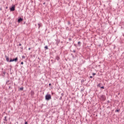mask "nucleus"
Listing matches in <instances>:
<instances>
[{
	"label": "nucleus",
	"instance_id": "1",
	"mask_svg": "<svg viewBox=\"0 0 124 124\" xmlns=\"http://www.w3.org/2000/svg\"><path fill=\"white\" fill-rule=\"evenodd\" d=\"M46 100H50V99H52V97L50 94H47L46 95Z\"/></svg>",
	"mask_w": 124,
	"mask_h": 124
},
{
	"label": "nucleus",
	"instance_id": "2",
	"mask_svg": "<svg viewBox=\"0 0 124 124\" xmlns=\"http://www.w3.org/2000/svg\"><path fill=\"white\" fill-rule=\"evenodd\" d=\"M100 99L101 100H103V101L106 100V97H105V95H102L100 96Z\"/></svg>",
	"mask_w": 124,
	"mask_h": 124
},
{
	"label": "nucleus",
	"instance_id": "3",
	"mask_svg": "<svg viewBox=\"0 0 124 124\" xmlns=\"http://www.w3.org/2000/svg\"><path fill=\"white\" fill-rule=\"evenodd\" d=\"M18 61V57H16L15 59H11L10 60V62H17Z\"/></svg>",
	"mask_w": 124,
	"mask_h": 124
},
{
	"label": "nucleus",
	"instance_id": "4",
	"mask_svg": "<svg viewBox=\"0 0 124 124\" xmlns=\"http://www.w3.org/2000/svg\"><path fill=\"white\" fill-rule=\"evenodd\" d=\"M5 58H6V61L8 62H10V59L7 56L5 55Z\"/></svg>",
	"mask_w": 124,
	"mask_h": 124
},
{
	"label": "nucleus",
	"instance_id": "5",
	"mask_svg": "<svg viewBox=\"0 0 124 124\" xmlns=\"http://www.w3.org/2000/svg\"><path fill=\"white\" fill-rule=\"evenodd\" d=\"M22 21H23V18L21 17H18V23H21V22H22Z\"/></svg>",
	"mask_w": 124,
	"mask_h": 124
},
{
	"label": "nucleus",
	"instance_id": "6",
	"mask_svg": "<svg viewBox=\"0 0 124 124\" xmlns=\"http://www.w3.org/2000/svg\"><path fill=\"white\" fill-rule=\"evenodd\" d=\"M11 11H14L15 10V6H13L10 9Z\"/></svg>",
	"mask_w": 124,
	"mask_h": 124
},
{
	"label": "nucleus",
	"instance_id": "7",
	"mask_svg": "<svg viewBox=\"0 0 124 124\" xmlns=\"http://www.w3.org/2000/svg\"><path fill=\"white\" fill-rule=\"evenodd\" d=\"M7 116H5L4 121H5V122H7Z\"/></svg>",
	"mask_w": 124,
	"mask_h": 124
},
{
	"label": "nucleus",
	"instance_id": "8",
	"mask_svg": "<svg viewBox=\"0 0 124 124\" xmlns=\"http://www.w3.org/2000/svg\"><path fill=\"white\" fill-rule=\"evenodd\" d=\"M97 87L98 88H100V87H101V84L99 83V84L97 85Z\"/></svg>",
	"mask_w": 124,
	"mask_h": 124
},
{
	"label": "nucleus",
	"instance_id": "9",
	"mask_svg": "<svg viewBox=\"0 0 124 124\" xmlns=\"http://www.w3.org/2000/svg\"><path fill=\"white\" fill-rule=\"evenodd\" d=\"M56 59L57 60V61H59V60H60V57L59 56H57L56 58Z\"/></svg>",
	"mask_w": 124,
	"mask_h": 124
},
{
	"label": "nucleus",
	"instance_id": "10",
	"mask_svg": "<svg viewBox=\"0 0 124 124\" xmlns=\"http://www.w3.org/2000/svg\"><path fill=\"white\" fill-rule=\"evenodd\" d=\"M45 48L46 49V50H48V46H45Z\"/></svg>",
	"mask_w": 124,
	"mask_h": 124
},
{
	"label": "nucleus",
	"instance_id": "11",
	"mask_svg": "<svg viewBox=\"0 0 124 124\" xmlns=\"http://www.w3.org/2000/svg\"><path fill=\"white\" fill-rule=\"evenodd\" d=\"M78 45H79V46H81V42H78Z\"/></svg>",
	"mask_w": 124,
	"mask_h": 124
},
{
	"label": "nucleus",
	"instance_id": "12",
	"mask_svg": "<svg viewBox=\"0 0 124 124\" xmlns=\"http://www.w3.org/2000/svg\"><path fill=\"white\" fill-rule=\"evenodd\" d=\"M19 90H20V91H23V90H24V87H21V88H20L19 89Z\"/></svg>",
	"mask_w": 124,
	"mask_h": 124
},
{
	"label": "nucleus",
	"instance_id": "13",
	"mask_svg": "<svg viewBox=\"0 0 124 124\" xmlns=\"http://www.w3.org/2000/svg\"><path fill=\"white\" fill-rule=\"evenodd\" d=\"M81 82V83H84V82H85V80L82 79Z\"/></svg>",
	"mask_w": 124,
	"mask_h": 124
},
{
	"label": "nucleus",
	"instance_id": "14",
	"mask_svg": "<svg viewBox=\"0 0 124 124\" xmlns=\"http://www.w3.org/2000/svg\"><path fill=\"white\" fill-rule=\"evenodd\" d=\"M5 73H6V72H3V76H4V75H5Z\"/></svg>",
	"mask_w": 124,
	"mask_h": 124
},
{
	"label": "nucleus",
	"instance_id": "15",
	"mask_svg": "<svg viewBox=\"0 0 124 124\" xmlns=\"http://www.w3.org/2000/svg\"><path fill=\"white\" fill-rule=\"evenodd\" d=\"M115 112H120V109H116Z\"/></svg>",
	"mask_w": 124,
	"mask_h": 124
},
{
	"label": "nucleus",
	"instance_id": "16",
	"mask_svg": "<svg viewBox=\"0 0 124 124\" xmlns=\"http://www.w3.org/2000/svg\"><path fill=\"white\" fill-rule=\"evenodd\" d=\"M9 82H10V81H9V80H8V81L6 82V84H10V83H9Z\"/></svg>",
	"mask_w": 124,
	"mask_h": 124
},
{
	"label": "nucleus",
	"instance_id": "17",
	"mask_svg": "<svg viewBox=\"0 0 124 124\" xmlns=\"http://www.w3.org/2000/svg\"><path fill=\"white\" fill-rule=\"evenodd\" d=\"M100 89H104V86H102L100 87Z\"/></svg>",
	"mask_w": 124,
	"mask_h": 124
},
{
	"label": "nucleus",
	"instance_id": "18",
	"mask_svg": "<svg viewBox=\"0 0 124 124\" xmlns=\"http://www.w3.org/2000/svg\"><path fill=\"white\" fill-rule=\"evenodd\" d=\"M60 100H62V97L61 96L60 98Z\"/></svg>",
	"mask_w": 124,
	"mask_h": 124
},
{
	"label": "nucleus",
	"instance_id": "19",
	"mask_svg": "<svg viewBox=\"0 0 124 124\" xmlns=\"http://www.w3.org/2000/svg\"><path fill=\"white\" fill-rule=\"evenodd\" d=\"M38 26H39V28H40V24H39V23H38Z\"/></svg>",
	"mask_w": 124,
	"mask_h": 124
},
{
	"label": "nucleus",
	"instance_id": "20",
	"mask_svg": "<svg viewBox=\"0 0 124 124\" xmlns=\"http://www.w3.org/2000/svg\"><path fill=\"white\" fill-rule=\"evenodd\" d=\"M63 95H64L63 93H62L61 94L62 96H63Z\"/></svg>",
	"mask_w": 124,
	"mask_h": 124
},
{
	"label": "nucleus",
	"instance_id": "21",
	"mask_svg": "<svg viewBox=\"0 0 124 124\" xmlns=\"http://www.w3.org/2000/svg\"><path fill=\"white\" fill-rule=\"evenodd\" d=\"M18 46H22V44H19Z\"/></svg>",
	"mask_w": 124,
	"mask_h": 124
},
{
	"label": "nucleus",
	"instance_id": "22",
	"mask_svg": "<svg viewBox=\"0 0 124 124\" xmlns=\"http://www.w3.org/2000/svg\"><path fill=\"white\" fill-rule=\"evenodd\" d=\"M96 74H95V73H93V76H94V75H96Z\"/></svg>",
	"mask_w": 124,
	"mask_h": 124
},
{
	"label": "nucleus",
	"instance_id": "23",
	"mask_svg": "<svg viewBox=\"0 0 124 124\" xmlns=\"http://www.w3.org/2000/svg\"><path fill=\"white\" fill-rule=\"evenodd\" d=\"M68 25H70V22L68 21Z\"/></svg>",
	"mask_w": 124,
	"mask_h": 124
},
{
	"label": "nucleus",
	"instance_id": "24",
	"mask_svg": "<svg viewBox=\"0 0 124 124\" xmlns=\"http://www.w3.org/2000/svg\"><path fill=\"white\" fill-rule=\"evenodd\" d=\"M21 64H24V62H21Z\"/></svg>",
	"mask_w": 124,
	"mask_h": 124
},
{
	"label": "nucleus",
	"instance_id": "25",
	"mask_svg": "<svg viewBox=\"0 0 124 124\" xmlns=\"http://www.w3.org/2000/svg\"><path fill=\"white\" fill-rule=\"evenodd\" d=\"M76 52V51L75 50H73V52H74V53H75Z\"/></svg>",
	"mask_w": 124,
	"mask_h": 124
},
{
	"label": "nucleus",
	"instance_id": "26",
	"mask_svg": "<svg viewBox=\"0 0 124 124\" xmlns=\"http://www.w3.org/2000/svg\"><path fill=\"white\" fill-rule=\"evenodd\" d=\"M22 58L23 59H25V57H24V56H23L22 57Z\"/></svg>",
	"mask_w": 124,
	"mask_h": 124
},
{
	"label": "nucleus",
	"instance_id": "27",
	"mask_svg": "<svg viewBox=\"0 0 124 124\" xmlns=\"http://www.w3.org/2000/svg\"><path fill=\"white\" fill-rule=\"evenodd\" d=\"M25 124H28V122H25Z\"/></svg>",
	"mask_w": 124,
	"mask_h": 124
},
{
	"label": "nucleus",
	"instance_id": "28",
	"mask_svg": "<svg viewBox=\"0 0 124 124\" xmlns=\"http://www.w3.org/2000/svg\"><path fill=\"white\" fill-rule=\"evenodd\" d=\"M69 40L70 41H71V38H69Z\"/></svg>",
	"mask_w": 124,
	"mask_h": 124
},
{
	"label": "nucleus",
	"instance_id": "29",
	"mask_svg": "<svg viewBox=\"0 0 124 124\" xmlns=\"http://www.w3.org/2000/svg\"><path fill=\"white\" fill-rule=\"evenodd\" d=\"M20 49H21L22 50H23V47H21Z\"/></svg>",
	"mask_w": 124,
	"mask_h": 124
},
{
	"label": "nucleus",
	"instance_id": "30",
	"mask_svg": "<svg viewBox=\"0 0 124 124\" xmlns=\"http://www.w3.org/2000/svg\"><path fill=\"white\" fill-rule=\"evenodd\" d=\"M28 50H31V47H29V48H28Z\"/></svg>",
	"mask_w": 124,
	"mask_h": 124
},
{
	"label": "nucleus",
	"instance_id": "31",
	"mask_svg": "<svg viewBox=\"0 0 124 124\" xmlns=\"http://www.w3.org/2000/svg\"><path fill=\"white\" fill-rule=\"evenodd\" d=\"M9 89H11V87L9 86Z\"/></svg>",
	"mask_w": 124,
	"mask_h": 124
},
{
	"label": "nucleus",
	"instance_id": "32",
	"mask_svg": "<svg viewBox=\"0 0 124 124\" xmlns=\"http://www.w3.org/2000/svg\"><path fill=\"white\" fill-rule=\"evenodd\" d=\"M48 85L49 86H51V83H49Z\"/></svg>",
	"mask_w": 124,
	"mask_h": 124
},
{
	"label": "nucleus",
	"instance_id": "33",
	"mask_svg": "<svg viewBox=\"0 0 124 124\" xmlns=\"http://www.w3.org/2000/svg\"><path fill=\"white\" fill-rule=\"evenodd\" d=\"M90 78H93V77L92 76H90Z\"/></svg>",
	"mask_w": 124,
	"mask_h": 124
},
{
	"label": "nucleus",
	"instance_id": "34",
	"mask_svg": "<svg viewBox=\"0 0 124 124\" xmlns=\"http://www.w3.org/2000/svg\"><path fill=\"white\" fill-rule=\"evenodd\" d=\"M43 4H45V2L43 3Z\"/></svg>",
	"mask_w": 124,
	"mask_h": 124
},
{
	"label": "nucleus",
	"instance_id": "35",
	"mask_svg": "<svg viewBox=\"0 0 124 124\" xmlns=\"http://www.w3.org/2000/svg\"><path fill=\"white\" fill-rule=\"evenodd\" d=\"M74 45H75V46H76V44H75Z\"/></svg>",
	"mask_w": 124,
	"mask_h": 124
},
{
	"label": "nucleus",
	"instance_id": "36",
	"mask_svg": "<svg viewBox=\"0 0 124 124\" xmlns=\"http://www.w3.org/2000/svg\"><path fill=\"white\" fill-rule=\"evenodd\" d=\"M81 91H83V90H82Z\"/></svg>",
	"mask_w": 124,
	"mask_h": 124
}]
</instances>
